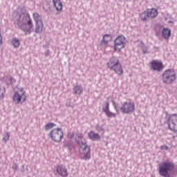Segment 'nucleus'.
I'll return each mask as SVG.
<instances>
[{
    "mask_svg": "<svg viewBox=\"0 0 177 177\" xmlns=\"http://www.w3.org/2000/svg\"><path fill=\"white\" fill-rule=\"evenodd\" d=\"M162 78L163 84L171 85L176 80V73L173 69H167L162 73Z\"/></svg>",
    "mask_w": 177,
    "mask_h": 177,
    "instance_id": "obj_4",
    "label": "nucleus"
},
{
    "mask_svg": "<svg viewBox=\"0 0 177 177\" xmlns=\"http://www.w3.org/2000/svg\"><path fill=\"white\" fill-rule=\"evenodd\" d=\"M11 44L12 45L13 48H15V49H17L19 48H20V39L17 37H14L10 40Z\"/></svg>",
    "mask_w": 177,
    "mask_h": 177,
    "instance_id": "obj_18",
    "label": "nucleus"
},
{
    "mask_svg": "<svg viewBox=\"0 0 177 177\" xmlns=\"http://www.w3.org/2000/svg\"><path fill=\"white\" fill-rule=\"evenodd\" d=\"M21 172H22V174H24L26 172V169H24V165L22 166V168L21 169Z\"/></svg>",
    "mask_w": 177,
    "mask_h": 177,
    "instance_id": "obj_37",
    "label": "nucleus"
},
{
    "mask_svg": "<svg viewBox=\"0 0 177 177\" xmlns=\"http://www.w3.org/2000/svg\"><path fill=\"white\" fill-rule=\"evenodd\" d=\"M53 3L57 12H62L63 10V3L60 0H53Z\"/></svg>",
    "mask_w": 177,
    "mask_h": 177,
    "instance_id": "obj_17",
    "label": "nucleus"
},
{
    "mask_svg": "<svg viewBox=\"0 0 177 177\" xmlns=\"http://www.w3.org/2000/svg\"><path fill=\"white\" fill-rule=\"evenodd\" d=\"M0 45H2V35H1V30H0Z\"/></svg>",
    "mask_w": 177,
    "mask_h": 177,
    "instance_id": "obj_38",
    "label": "nucleus"
},
{
    "mask_svg": "<svg viewBox=\"0 0 177 177\" xmlns=\"http://www.w3.org/2000/svg\"><path fill=\"white\" fill-rule=\"evenodd\" d=\"M120 111L122 114H131L135 111V104L131 102H124L122 104Z\"/></svg>",
    "mask_w": 177,
    "mask_h": 177,
    "instance_id": "obj_8",
    "label": "nucleus"
},
{
    "mask_svg": "<svg viewBox=\"0 0 177 177\" xmlns=\"http://www.w3.org/2000/svg\"><path fill=\"white\" fill-rule=\"evenodd\" d=\"M82 139V134L77 133V137L75 138V142L80 145L81 149L85 151L88 148V144L85 141H81Z\"/></svg>",
    "mask_w": 177,
    "mask_h": 177,
    "instance_id": "obj_13",
    "label": "nucleus"
},
{
    "mask_svg": "<svg viewBox=\"0 0 177 177\" xmlns=\"http://www.w3.org/2000/svg\"><path fill=\"white\" fill-rule=\"evenodd\" d=\"M107 66L109 70L114 71L118 75H122L124 74V70L122 69V65L120 62V59L117 57H111L107 62Z\"/></svg>",
    "mask_w": 177,
    "mask_h": 177,
    "instance_id": "obj_2",
    "label": "nucleus"
},
{
    "mask_svg": "<svg viewBox=\"0 0 177 177\" xmlns=\"http://www.w3.org/2000/svg\"><path fill=\"white\" fill-rule=\"evenodd\" d=\"M45 55L46 56H49V51L46 52Z\"/></svg>",
    "mask_w": 177,
    "mask_h": 177,
    "instance_id": "obj_39",
    "label": "nucleus"
},
{
    "mask_svg": "<svg viewBox=\"0 0 177 177\" xmlns=\"http://www.w3.org/2000/svg\"><path fill=\"white\" fill-rule=\"evenodd\" d=\"M161 150H168V147H167V145H162L160 147Z\"/></svg>",
    "mask_w": 177,
    "mask_h": 177,
    "instance_id": "obj_35",
    "label": "nucleus"
},
{
    "mask_svg": "<svg viewBox=\"0 0 177 177\" xmlns=\"http://www.w3.org/2000/svg\"><path fill=\"white\" fill-rule=\"evenodd\" d=\"M49 136L50 138H51L52 140H53L56 143H60L64 136V134L63 133V130H62L61 128H57L53 129L50 132Z\"/></svg>",
    "mask_w": 177,
    "mask_h": 177,
    "instance_id": "obj_5",
    "label": "nucleus"
},
{
    "mask_svg": "<svg viewBox=\"0 0 177 177\" xmlns=\"http://www.w3.org/2000/svg\"><path fill=\"white\" fill-rule=\"evenodd\" d=\"M105 115L109 118H115L116 117L115 113L111 112L110 111L108 113H105Z\"/></svg>",
    "mask_w": 177,
    "mask_h": 177,
    "instance_id": "obj_30",
    "label": "nucleus"
},
{
    "mask_svg": "<svg viewBox=\"0 0 177 177\" xmlns=\"http://www.w3.org/2000/svg\"><path fill=\"white\" fill-rule=\"evenodd\" d=\"M102 111L105 114L110 111V104L109 102H106L105 106L102 108Z\"/></svg>",
    "mask_w": 177,
    "mask_h": 177,
    "instance_id": "obj_28",
    "label": "nucleus"
},
{
    "mask_svg": "<svg viewBox=\"0 0 177 177\" xmlns=\"http://www.w3.org/2000/svg\"><path fill=\"white\" fill-rule=\"evenodd\" d=\"M91 158V149L88 148V151L84 153L83 160H89Z\"/></svg>",
    "mask_w": 177,
    "mask_h": 177,
    "instance_id": "obj_29",
    "label": "nucleus"
},
{
    "mask_svg": "<svg viewBox=\"0 0 177 177\" xmlns=\"http://www.w3.org/2000/svg\"><path fill=\"white\" fill-rule=\"evenodd\" d=\"M168 126L171 131L177 132V114H172L169 116Z\"/></svg>",
    "mask_w": 177,
    "mask_h": 177,
    "instance_id": "obj_10",
    "label": "nucleus"
},
{
    "mask_svg": "<svg viewBox=\"0 0 177 177\" xmlns=\"http://www.w3.org/2000/svg\"><path fill=\"white\" fill-rule=\"evenodd\" d=\"M15 82H16V80H15V78L10 76L8 77L7 84H15Z\"/></svg>",
    "mask_w": 177,
    "mask_h": 177,
    "instance_id": "obj_31",
    "label": "nucleus"
},
{
    "mask_svg": "<svg viewBox=\"0 0 177 177\" xmlns=\"http://www.w3.org/2000/svg\"><path fill=\"white\" fill-rule=\"evenodd\" d=\"M142 50L144 55L149 53V48L146 46L142 47Z\"/></svg>",
    "mask_w": 177,
    "mask_h": 177,
    "instance_id": "obj_32",
    "label": "nucleus"
},
{
    "mask_svg": "<svg viewBox=\"0 0 177 177\" xmlns=\"http://www.w3.org/2000/svg\"><path fill=\"white\" fill-rule=\"evenodd\" d=\"M26 91H23V88H21L19 91L15 92L12 100L16 104H22L26 100L27 97L26 96Z\"/></svg>",
    "mask_w": 177,
    "mask_h": 177,
    "instance_id": "obj_7",
    "label": "nucleus"
},
{
    "mask_svg": "<svg viewBox=\"0 0 177 177\" xmlns=\"http://www.w3.org/2000/svg\"><path fill=\"white\" fill-rule=\"evenodd\" d=\"M35 27H36L35 28L36 34H41V32H42L44 30V23L40 22V23L36 24Z\"/></svg>",
    "mask_w": 177,
    "mask_h": 177,
    "instance_id": "obj_22",
    "label": "nucleus"
},
{
    "mask_svg": "<svg viewBox=\"0 0 177 177\" xmlns=\"http://www.w3.org/2000/svg\"><path fill=\"white\" fill-rule=\"evenodd\" d=\"M68 138H69V139L74 138V132L68 133Z\"/></svg>",
    "mask_w": 177,
    "mask_h": 177,
    "instance_id": "obj_33",
    "label": "nucleus"
},
{
    "mask_svg": "<svg viewBox=\"0 0 177 177\" xmlns=\"http://www.w3.org/2000/svg\"><path fill=\"white\" fill-rule=\"evenodd\" d=\"M33 20L35 21V24L38 23H42V17L37 12L32 14Z\"/></svg>",
    "mask_w": 177,
    "mask_h": 177,
    "instance_id": "obj_20",
    "label": "nucleus"
},
{
    "mask_svg": "<svg viewBox=\"0 0 177 177\" xmlns=\"http://www.w3.org/2000/svg\"><path fill=\"white\" fill-rule=\"evenodd\" d=\"M95 131H97V132H102L103 133H104V125L103 124H97L95 125Z\"/></svg>",
    "mask_w": 177,
    "mask_h": 177,
    "instance_id": "obj_24",
    "label": "nucleus"
},
{
    "mask_svg": "<svg viewBox=\"0 0 177 177\" xmlns=\"http://www.w3.org/2000/svg\"><path fill=\"white\" fill-rule=\"evenodd\" d=\"M54 127H56V124L53 122H49L45 125L44 129L45 131H49L52 129V128H54Z\"/></svg>",
    "mask_w": 177,
    "mask_h": 177,
    "instance_id": "obj_27",
    "label": "nucleus"
},
{
    "mask_svg": "<svg viewBox=\"0 0 177 177\" xmlns=\"http://www.w3.org/2000/svg\"><path fill=\"white\" fill-rule=\"evenodd\" d=\"M112 103L113 104L115 110L116 111L117 113H118V109L117 108V105L114 103V101H112Z\"/></svg>",
    "mask_w": 177,
    "mask_h": 177,
    "instance_id": "obj_36",
    "label": "nucleus"
},
{
    "mask_svg": "<svg viewBox=\"0 0 177 177\" xmlns=\"http://www.w3.org/2000/svg\"><path fill=\"white\" fill-rule=\"evenodd\" d=\"M88 137L91 140H93V142H98V140H100V135L97 133H95L93 131H91L88 133Z\"/></svg>",
    "mask_w": 177,
    "mask_h": 177,
    "instance_id": "obj_14",
    "label": "nucleus"
},
{
    "mask_svg": "<svg viewBox=\"0 0 177 177\" xmlns=\"http://www.w3.org/2000/svg\"><path fill=\"white\" fill-rule=\"evenodd\" d=\"M10 138V133L9 132H6L3 135V142L4 143H8V142H9V139Z\"/></svg>",
    "mask_w": 177,
    "mask_h": 177,
    "instance_id": "obj_25",
    "label": "nucleus"
},
{
    "mask_svg": "<svg viewBox=\"0 0 177 177\" xmlns=\"http://www.w3.org/2000/svg\"><path fill=\"white\" fill-rule=\"evenodd\" d=\"M64 147H66V149H68V151L70 152L75 150V145H74V143L68 140L64 141Z\"/></svg>",
    "mask_w": 177,
    "mask_h": 177,
    "instance_id": "obj_16",
    "label": "nucleus"
},
{
    "mask_svg": "<svg viewBox=\"0 0 177 177\" xmlns=\"http://www.w3.org/2000/svg\"><path fill=\"white\" fill-rule=\"evenodd\" d=\"M151 67L153 71H158V73H160V71H162L164 69V65H162V62H160L157 60H153L151 62Z\"/></svg>",
    "mask_w": 177,
    "mask_h": 177,
    "instance_id": "obj_12",
    "label": "nucleus"
},
{
    "mask_svg": "<svg viewBox=\"0 0 177 177\" xmlns=\"http://www.w3.org/2000/svg\"><path fill=\"white\" fill-rule=\"evenodd\" d=\"M175 169V165L171 161H165L159 165V175L162 177H171V174Z\"/></svg>",
    "mask_w": 177,
    "mask_h": 177,
    "instance_id": "obj_3",
    "label": "nucleus"
},
{
    "mask_svg": "<svg viewBox=\"0 0 177 177\" xmlns=\"http://www.w3.org/2000/svg\"><path fill=\"white\" fill-rule=\"evenodd\" d=\"M5 93H6L5 87H0V100H3L5 98Z\"/></svg>",
    "mask_w": 177,
    "mask_h": 177,
    "instance_id": "obj_26",
    "label": "nucleus"
},
{
    "mask_svg": "<svg viewBox=\"0 0 177 177\" xmlns=\"http://www.w3.org/2000/svg\"><path fill=\"white\" fill-rule=\"evenodd\" d=\"M147 13L148 15L149 19H153V17H157V16L158 15V11L156 8L147 9Z\"/></svg>",
    "mask_w": 177,
    "mask_h": 177,
    "instance_id": "obj_15",
    "label": "nucleus"
},
{
    "mask_svg": "<svg viewBox=\"0 0 177 177\" xmlns=\"http://www.w3.org/2000/svg\"><path fill=\"white\" fill-rule=\"evenodd\" d=\"M155 31L156 35L160 34H162V37L165 39H169V37H171V30L168 28H165L162 29L161 26H156L155 28Z\"/></svg>",
    "mask_w": 177,
    "mask_h": 177,
    "instance_id": "obj_9",
    "label": "nucleus"
},
{
    "mask_svg": "<svg viewBox=\"0 0 177 177\" xmlns=\"http://www.w3.org/2000/svg\"><path fill=\"white\" fill-rule=\"evenodd\" d=\"M112 37L111 36V35H104L103 36V39L101 41V44L102 45H107V44H109V42H110V41H111Z\"/></svg>",
    "mask_w": 177,
    "mask_h": 177,
    "instance_id": "obj_21",
    "label": "nucleus"
},
{
    "mask_svg": "<svg viewBox=\"0 0 177 177\" xmlns=\"http://www.w3.org/2000/svg\"><path fill=\"white\" fill-rule=\"evenodd\" d=\"M12 169L15 171H17V168H19V166L16 163H13L12 166Z\"/></svg>",
    "mask_w": 177,
    "mask_h": 177,
    "instance_id": "obj_34",
    "label": "nucleus"
},
{
    "mask_svg": "<svg viewBox=\"0 0 177 177\" xmlns=\"http://www.w3.org/2000/svg\"><path fill=\"white\" fill-rule=\"evenodd\" d=\"M56 172L62 177L68 176V170L64 165H59L57 166Z\"/></svg>",
    "mask_w": 177,
    "mask_h": 177,
    "instance_id": "obj_11",
    "label": "nucleus"
},
{
    "mask_svg": "<svg viewBox=\"0 0 177 177\" xmlns=\"http://www.w3.org/2000/svg\"><path fill=\"white\" fill-rule=\"evenodd\" d=\"M140 17L142 21H147L149 20V15L147 14V11H144L140 15Z\"/></svg>",
    "mask_w": 177,
    "mask_h": 177,
    "instance_id": "obj_23",
    "label": "nucleus"
},
{
    "mask_svg": "<svg viewBox=\"0 0 177 177\" xmlns=\"http://www.w3.org/2000/svg\"><path fill=\"white\" fill-rule=\"evenodd\" d=\"M125 45H127V38L124 35H120L114 41V50L116 52H121V50L125 48Z\"/></svg>",
    "mask_w": 177,
    "mask_h": 177,
    "instance_id": "obj_6",
    "label": "nucleus"
},
{
    "mask_svg": "<svg viewBox=\"0 0 177 177\" xmlns=\"http://www.w3.org/2000/svg\"><path fill=\"white\" fill-rule=\"evenodd\" d=\"M15 27H17L26 35H30L32 32L34 24H32V19L28 12H22L19 17H17Z\"/></svg>",
    "mask_w": 177,
    "mask_h": 177,
    "instance_id": "obj_1",
    "label": "nucleus"
},
{
    "mask_svg": "<svg viewBox=\"0 0 177 177\" xmlns=\"http://www.w3.org/2000/svg\"><path fill=\"white\" fill-rule=\"evenodd\" d=\"M84 91V88L81 85H76L73 86V95H81Z\"/></svg>",
    "mask_w": 177,
    "mask_h": 177,
    "instance_id": "obj_19",
    "label": "nucleus"
}]
</instances>
